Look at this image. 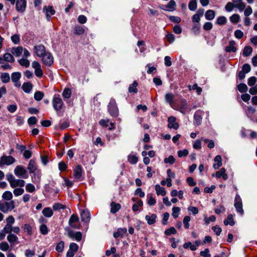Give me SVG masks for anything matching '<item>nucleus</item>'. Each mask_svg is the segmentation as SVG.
I'll return each instance as SVG.
<instances>
[{"label": "nucleus", "instance_id": "obj_42", "mask_svg": "<svg viewBox=\"0 0 257 257\" xmlns=\"http://www.w3.org/2000/svg\"><path fill=\"white\" fill-rule=\"evenodd\" d=\"M147 203L149 206L154 205L156 203V199L152 196V195H147Z\"/></svg>", "mask_w": 257, "mask_h": 257}, {"label": "nucleus", "instance_id": "obj_13", "mask_svg": "<svg viewBox=\"0 0 257 257\" xmlns=\"http://www.w3.org/2000/svg\"><path fill=\"white\" fill-rule=\"evenodd\" d=\"M79 221V218L76 215L72 214L69 220V225L74 228H79V226L76 223Z\"/></svg>", "mask_w": 257, "mask_h": 257}, {"label": "nucleus", "instance_id": "obj_35", "mask_svg": "<svg viewBox=\"0 0 257 257\" xmlns=\"http://www.w3.org/2000/svg\"><path fill=\"white\" fill-rule=\"evenodd\" d=\"M42 213L46 217H50L53 214L52 209L50 207H46L42 211Z\"/></svg>", "mask_w": 257, "mask_h": 257}, {"label": "nucleus", "instance_id": "obj_61", "mask_svg": "<svg viewBox=\"0 0 257 257\" xmlns=\"http://www.w3.org/2000/svg\"><path fill=\"white\" fill-rule=\"evenodd\" d=\"M40 231L42 234L45 235L48 232V229L46 225L42 224L40 227Z\"/></svg>", "mask_w": 257, "mask_h": 257}, {"label": "nucleus", "instance_id": "obj_36", "mask_svg": "<svg viewBox=\"0 0 257 257\" xmlns=\"http://www.w3.org/2000/svg\"><path fill=\"white\" fill-rule=\"evenodd\" d=\"M3 59L5 61L10 62L14 63L15 62V58L10 53H5L3 56Z\"/></svg>", "mask_w": 257, "mask_h": 257}, {"label": "nucleus", "instance_id": "obj_21", "mask_svg": "<svg viewBox=\"0 0 257 257\" xmlns=\"http://www.w3.org/2000/svg\"><path fill=\"white\" fill-rule=\"evenodd\" d=\"M33 176H32V180L33 182L35 184H38L40 183V178L41 177V173L39 171H35L34 173H32Z\"/></svg>", "mask_w": 257, "mask_h": 257}, {"label": "nucleus", "instance_id": "obj_38", "mask_svg": "<svg viewBox=\"0 0 257 257\" xmlns=\"http://www.w3.org/2000/svg\"><path fill=\"white\" fill-rule=\"evenodd\" d=\"M252 52V49L250 46H245L243 50L242 54L244 57L249 56Z\"/></svg>", "mask_w": 257, "mask_h": 257}, {"label": "nucleus", "instance_id": "obj_25", "mask_svg": "<svg viewBox=\"0 0 257 257\" xmlns=\"http://www.w3.org/2000/svg\"><path fill=\"white\" fill-rule=\"evenodd\" d=\"M23 48L21 46H19L15 48H13L11 50V53L16 57L20 56L23 53Z\"/></svg>", "mask_w": 257, "mask_h": 257}, {"label": "nucleus", "instance_id": "obj_29", "mask_svg": "<svg viewBox=\"0 0 257 257\" xmlns=\"http://www.w3.org/2000/svg\"><path fill=\"white\" fill-rule=\"evenodd\" d=\"M85 30L83 26L77 25L75 27L74 33L77 35H81L84 34Z\"/></svg>", "mask_w": 257, "mask_h": 257}, {"label": "nucleus", "instance_id": "obj_41", "mask_svg": "<svg viewBox=\"0 0 257 257\" xmlns=\"http://www.w3.org/2000/svg\"><path fill=\"white\" fill-rule=\"evenodd\" d=\"M194 122L196 125H199L201 124V121H202V117L197 112H196L194 114Z\"/></svg>", "mask_w": 257, "mask_h": 257}, {"label": "nucleus", "instance_id": "obj_6", "mask_svg": "<svg viewBox=\"0 0 257 257\" xmlns=\"http://www.w3.org/2000/svg\"><path fill=\"white\" fill-rule=\"evenodd\" d=\"M15 161V159L11 156H3L0 158V167L3 165H12Z\"/></svg>", "mask_w": 257, "mask_h": 257}, {"label": "nucleus", "instance_id": "obj_11", "mask_svg": "<svg viewBox=\"0 0 257 257\" xmlns=\"http://www.w3.org/2000/svg\"><path fill=\"white\" fill-rule=\"evenodd\" d=\"M26 8V0H17L16 9L19 13L25 12Z\"/></svg>", "mask_w": 257, "mask_h": 257}, {"label": "nucleus", "instance_id": "obj_54", "mask_svg": "<svg viewBox=\"0 0 257 257\" xmlns=\"http://www.w3.org/2000/svg\"><path fill=\"white\" fill-rule=\"evenodd\" d=\"M190 220H191V218L189 216H185L184 217L183 222V223L184 225V227L186 229H188L189 227V226H190L189 222H190Z\"/></svg>", "mask_w": 257, "mask_h": 257}, {"label": "nucleus", "instance_id": "obj_56", "mask_svg": "<svg viewBox=\"0 0 257 257\" xmlns=\"http://www.w3.org/2000/svg\"><path fill=\"white\" fill-rule=\"evenodd\" d=\"M24 230L25 232H27L29 235H32V226L28 224H25L24 226Z\"/></svg>", "mask_w": 257, "mask_h": 257}, {"label": "nucleus", "instance_id": "obj_34", "mask_svg": "<svg viewBox=\"0 0 257 257\" xmlns=\"http://www.w3.org/2000/svg\"><path fill=\"white\" fill-rule=\"evenodd\" d=\"M214 161L217 163L213 165V167L215 169H217L222 165L221 157L219 155L216 156L214 158Z\"/></svg>", "mask_w": 257, "mask_h": 257}, {"label": "nucleus", "instance_id": "obj_18", "mask_svg": "<svg viewBox=\"0 0 257 257\" xmlns=\"http://www.w3.org/2000/svg\"><path fill=\"white\" fill-rule=\"evenodd\" d=\"M7 239L12 245L18 242V237L14 233L8 234Z\"/></svg>", "mask_w": 257, "mask_h": 257}, {"label": "nucleus", "instance_id": "obj_14", "mask_svg": "<svg viewBox=\"0 0 257 257\" xmlns=\"http://www.w3.org/2000/svg\"><path fill=\"white\" fill-rule=\"evenodd\" d=\"M43 11L45 12L46 19L48 21H50L51 16L55 13V11L52 6L45 7L43 8Z\"/></svg>", "mask_w": 257, "mask_h": 257}, {"label": "nucleus", "instance_id": "obj_39", "mask_svg": "<svg viewBox=\"0 0 257 257\" xmlns=\"http://www.w3.org/2000/svg\"><path fill=\"white\" fill-rule=\"evenodd\" d=\"M128 161L132 164H136L138 161V157L134 155L130 154L127 157Z\"/></svg>", "mask_w": 257, "mask_h": 257}, {"label": "nucleus", "instance_id": "obj_51", "mask_svg": "<svg viewBox=\"0 0 257 257\" xmlns=\"http://www.w3.org/2000/svg\"><path fill=\"white\" fill-rule=\"evenodd\" d=\"M183 247L184 248H188L189 247L190 249L193 251H194L197 249L196 245L192 244L191 242H188L184 243Z\"/></svg>", "mask_w": 257, "mask_h": 257}, {"label": "nucleus", "instance_id": "obj_50", "mask_svg": "<svg viewBox=\"0 0 257 257\" xmlns=\"http://www.w3.org/2000/svg\"><path fill=\"white\" fill-rule=\"evenodd\" d=\"M71 95V91L69 88H65L62 93V96L65 98H69Z\"/></svg>", "mask_w": 257, "mask_h": 257}, {"label": "nucleus", "instance_id": "obj_1", "mask_svg": "<svg viewBox=\"0 0 257 257\" xmlns=\"http://www.w3.org/2000/svg\"><path fill=\"white\" fill-rule=\"evenodd\" d=\"M52 105L56 111H59L62 108L63 102L59 94H56L54 95L52 100Z\"/></svg>", "mask_w": 257, "mask_h": 257}, {"label": "nucleus", "instance_id": "obj_27", "mask_svg": "<svg viewBox=\"0 0 257 257\" xmlns=\"http://www.w3.org/2000/svg\"><path fill=\"white\" fill-rule=\"evenodd\" d=\"M215 16V13L214 11L209 10L207 11L205 14V19L207 20H212L214 19Z\"/></svg>", "mask_w": 257, "mask_h": 257}, {"label": "nucleus", "instance_id": "obj_60", "mask_svg": "<svg viewBox=\"0 0 257 257\" xmlns=\"http://www.w3.org/2000/svg\"><path fill=\"white\" fill-rule=\"evenodd\" d=\"M26 190L27 192L33 193L35 191V187L33 184L29 183L26 186Z\"/></svg>", "mask_w": 257, "mask_h": 257}, {"label": "nucleus", "instance_id": "obj_9", "mask_svg": "<svg viewBox=\"0 0 257 257\" xmlns=\"http://www.w3.org/2000/svg\"><path fill=\"white\" fill-rule=\"evenodd\" d=\"M35 53L38 57H43V56L46 53V49L43 45L40 44L34 46V48Z\"/></svg>", "mask_w": 257, "mask_h": 257}, {"label": "nucleus", "instance_id": "obj_10", "mask_svg": "<svg viewBox=\"0 0 257 257\" xmlns=\"http://www.w3.org/2000/svg\"><path fill=\"white\" fill-rule=\"evenodd\" d=\"M26 170L22 166H17L14 170V173L17 176H22L25 179L28 177L27 175H26Z\"/></svg>", "mask_w": 257, "mask_h": 257}, {"label": "nucleus", "instance_id": "obj_57", "mask_svg": "<svg viewBox=\"0 0 257 257\" xmlns=\"http://www.w3.org/2000/svg\"><path fill=\"white\" fill-rule=\"evenodd\" d=\"M15 222V218L12 216H9L6 219V224L13 226Z\"/></svg>", "mask_w": 257, "mask_h": 257}, {"label": "nucleus", "instance_id": "obj_7", "mask_svg": "<svg viewBox=\"0 0 257 257\" xmlns=\"http://www.w3.org/2000/svg\"><path fill=\"white\" fill-rule=\"evenodd\" d=\"M42 61L47 66H51L54 62L53 57L49 52H46L42 57Z\"/></svg>", "mask_w": 257, "mask_h": 257}, {"label": "nucleus", "instance_id": "obj_52", "mask_svg": "<svg viewBox=\"0 0 257 257\" xmlns=\"http://www.w3.org/2000/svg\"><path fill=\"white\" fill-rule=\"evenodd\" d=\"M227 22L226 18L224 16L218 17L216 21V23L219 25H222L226 24Z\"/></svg>", "mask_w": 257, "mask_h": 257}, {"label": "nucleus", "instance_id": "obj_17", "mask_svg": "<svg viewBox=\"0 0 257 257\" xmlns=\"http://www.w3.org/2000/svg\"><path fill=\"white\" fill-rule=\"evenodd\" d=\"M81 218L83 221L85 222H88L90 219V214L88 210H84L81 213Z\"/></svg>", "mask_w": 257, "mask_h": 257}, {"label": "nucleus", "instance_id": "obj_40", "mask_svg": "<svg viewBox=\"0 0 257 257\" xmlns=\"http://www.w3.org/2000/svg\"><path fill=\"white\" fill-rule=\"evenodd\" d=\"M2 198L6 200L10 201L11 200V199L13 198V194L11 192L9 191H5L3 195Z\"/></svg>", "mask_w": 257, "mask_h": 257}, {"label": "nucleus", "instance_id": "obj_32", "mask_svg": "<svg viewBox=\"0 0 257 257\" xmlns=\"http://www.w3.org/2000/svg\"><path fill=\"white\" fill-rule=\"evenodd\" d=\"M155 190L158 195H161L162 196H165L166 194L165 188L161 187L159 185H156L155 186Z\"/></svg>", "mask_w": 257, "mask_h": 257}, {"label": "nucleus", "instance_id": "obj_23", "mask_svg": "<svg viewBox=\"0 0 257 257\" xmlns=\"http://www.w3.org/2000/svg\"><path fill=\"white\" fill-rule=\"evenodd\" d=\"M110 212L114 214L120 209L121 205L119 203L112 202L110 203Z\"/></svg>", "mask_w": 257, "mask_h": 257}, {"label": "nucleus", "instance_id": "obj_3", "mask_svg": "<svg viewBox=\"0 0 257 257\" xmlns=\"http://www.w3.org/2000/svg\"><path fill=\"white\" fill-rule=\"evenodd\" d=\"M108 111L111 116H116L118 114V110L115 100L111 98L108 105Z\"/></svg>", "mask_w": 257, "mask_h": 257}, {"label": "nucleus", "instance_id": "obj_4", "mask_svg": "<svg viewBox=\"0 0 257 257\" xmlns=\"http://www.w3.org/2000/svg\"><path fill=\"white\" fill-rule=\"evenodd\" d=\"M191 110L186 100L184 99L181 100L178 108V110L183 114L188 113Z\"/></svg>", "mask_w": 257, "mask_h": 257}, {"label": "nucleus", "instance_id": "obj_47", "mask_svg": "<svg viewBox=\"0 0 257 257\" xmlns=\"http://www.w3.org/2000/svg\"><path fill=\"white\" fill-rule=\"evenodd\" d=\"M237 89L240 92L243 93L247 91V87L244 83H240L237 85Z\"/></svg>", "mask_w": 257, "mask_h": 257}, {"label": "nucleus", "instance_id": "obj_63", "mask_svg": "<svg viewBox=\"0 0 257 257\" xmlns=\"http://www.w3.org/2000/svg\"><path fill=\"white\" fill-rule=\"evenodd\" d=\"M64 247V243L63 241H60L58 243L56 247V250L59 252H62Z\"/></svg>", "mask_w": 257, "mask_h": 257}, {"label": "nucleus", "instance_id": "obj_12", "mask_svg": "<svg viewBox=\"0 0 257 257\" xmlns=\"http://www.w3.org/2000/svg\"><path fill=\"white\" fill-rule=\"evenodd\" d=\"M168 126L170 128H173L175 130L178 129L179 125L176 122V118L173 116H170L168 119Z\"/></svg>", "mask_w": 257, "mask_h": 257}, {"label": "nucleus", "instance_id": "obj_58", "mask_svg": "<svg viewBox=\"0 0 257 257\" xmlns=\"http://www.w3.org/2000/svg\"><path fill=\"white\" fill-rule=\"evenodd\" d=\"M202 138L200 140H196L193 145V148L196 150H199L201 148V141Z\"/></svg>", "mask_w": 257, "mask_h": 257}, {"label": "nucleus", "instance_id": "obj_37", "mask_svg": "<svg viewBox=\"0 0 257 257\" xmlns=\"http://www.w3.org/2000/svg\"><path fill=\"white\" fill-rule=\"evenodd\" d=\"M138 84L136 81H134L128 87V92L130 93L133 92L134 93H136L138 92V89L137 87L138 86Z\"/></svg>", "mask_w": 257, "mask_h": 257}, {"label": "nucleus", "instance_id": "obj_28", "mask_svg": "<svg viewBox=\"0 0 257 257\" xmlns=\"http://www.w3.org/2000/svg\"><path fill=\"white\" fill-rule=\"evenodd\" d=\"M127 232V229L125 228H118L116 232L113 233V236L115 238H117L119 236H122Z\"/></svg>", "mask_w": 257, "mask_h": 257}, {"label": "nucleus", "instance_id": "obj_48", "mask_svg": "<svg viewBox=\"0 0 257 257\" xmlns=\"http://www.w3.org/2000/svg\"><path fill=\"white\" fill-rule=\"evenodd\" d=\"M44 95V94L43 92L37 91L34 94V98L37 101H40L42 99Z\"/></svg>", "mask_w": 257, "mask_h": 257}, {"label": "nucleus", "instance_id": "obj_15", "mask_svg": "<svg viewBox=\"0 0 257 257\" xmlns=\"http://www.w3.org/2000/svg\"><path fill=\"white\" fill-rule=\"evenodd\" d=\"M176 4L174 0H171L169 3L165 6H163L161 8L166 11L172 12L175 10Z\"/></svg>", "mask_w": 257, "mask_h": 257}, {"label": "nucleus", "instance_id": "obj_24", "mask_svg": "<svg viewBox=\"0 0 257 257\" xmlns=\"http://www.w3.org/2000/svg\"><path fill=\"white\" fill-rule=\"evenodd\" d=\"M175 96L172 93H168L165 94V99L166 101L169 103V104L172 106L174 100Z\"/></svg>", "mask_w": 257, "mask_h": 257}, {"label": "nucleus", "instance_id": "obj_59", "mask_svg": "<svg viewBox=\"0 0 257 257\" xmlns=\"http://www.w3.org/2000/svg\"><path fill=\"white\" fill-rule=\"evenodd\" d=\"M13 226L6 224L3 230L7 234H10L12 233Z\"/></svg>", "mask_w": 257, "mask_h": 257}, {"label": "nucleus", "instance_id": "obj_19", "mask_svg": "<svg viewBox=\"0 0 257 257\" xmlns=\"http://www.w3.org/2000/svg\"><path fill=\"white\" fill-rule=\"evenodd\" d=\"M235 42L234 41H231L229 42V45L225 47V51L227 52H235L237 48L235 47Z\"/></svg>", "mask_w": 257, "mask_h": 257}, {"label": "nucleus", "instance_id": "obj_8", "mask_svg": "<svg viewBox=\"0 0 257 257\" xmlns=\"http://www.w3.org/2000/svg\"><path fill=\"white\" fill-rule=\"evenodd\" d=\"M21 77V74L19 72H13L11 75L12 82L14 83V85L16 87H20L21 85L19 80Z\"/></svg>", "mask_w": 257, "mask_h": 257}, {"label": "nucleus", "instance_id": "obj_46", "mask_svg": "<svg viewBox=\"0 0 257 257\" xmlns=\"http://www.w3.org/2000/svg\"><path fill=\"white\" fill-rule=\"evenodd\" d=\"M181 209L179 207H174L172 208V215L174 218H177L179 216V213Z\"/></svg>", "mask_w": 257, "mask_h": 257}, {"label": "nucleus", "instance_id": "obj_30", "mask_svg": "<svg viewBox=\"0 0 257 257\" xmlns=\"http://www.w3.org/2000/svg\"><path fill=\"white\" fill-rule=\"evenodd\" d=\"M33 87L32 84L30 82L24 83L22 85V89L24 92L29 93L31 91Z\"/></svg>", "mask_w": 257, "mask_h": 257}, {"label": "nucleus", "instance_id": "obj_53", "mask_svg": "<svg viewBox=\"0 0 257 257\" xmlns=\"http://www.w3.org/2000/svg\"><path fill=\"white\" fill-rule=\"evenodd\" d=\"M240 17L238 14H233L230 17V21L234 24L238 23L239 21Z\"/></svg>", "mask_w": 257, "mask_h": 257}, {"label": "nucleus", "instance_id": "obj_2", "mask_svg": "<svg viewBox=\"0 0 257 257\" xmlns=\"http://www.w3.org/2000/svg\"><path fill=\"white\" fill-rule=\"evenodd\" d=\"M15 207V201L14 200H11L10 202H0V210L4 213L8 212L9 210L14 209Z\"/></svg>", "mask_w": 257, "mask_h": 257}, {"label": "nucleus", "instance_id": "obj_33", "mask_svg": "<svg viewBox=\"0 0 257 257\" xmlns=\"http://www.w3.org/2000/svg\"><path fill=\"white\" fill-rule=\"evenodd\" d=\"M224 223L225 225H230L233 226L235 224L233 215L232 214H229L226 219L224 220Z\"/></svg>", "mask_w": 257, "mask_h": 257}, {"label": "nucleus", "instance_id": "obj_16", "mask_svg": "<svg viewBox=\"0 0 257 257\" xmlns=\"http://www.w3.org/2000/svg\"><path fill=\"white\" fill-rule=\"evenodd\" d=\"M82 172V168L81 165H77L74 169V177L75 179L79 180L81 177Z\"/></svg>", "mask_w": 257, "mask_h": 257}, {"label": "nucleus", "instance_id": "obj_45", "mask_svg": "<svg viewBox=\"0 0 257 257\" xmlns=\"http://www.w3.org/2000/svg\"><path fill=\"white\" fill-rule=\"evenodd\" d=\"M19 63L21 66L26 68H28L30 66V62L27 59L22 58L19 60Z\"/></svg>", "mask_w": 257, "mask_h": 257}, {"label": "nucleus", "instance_id": "obj_44", "mask_svg": "<svg viewBox=\"0 0 257 257\" xmlns=\"http://www.w3.org/2000/svg\"><path fill=\"white\" fill-rule=\"evenodd\" d=\"M189 9L190 11H194L197 9V1L196 0H191L188 5Z\"/></svg>", "mask_w": 257, "mask_h": 257}, {"label": "nucleus", "instance_id": "obj_22", "mask_svg": "<svg viewBox=\"0 0 257 257\" xmlns=\"http://www.w3.org/2000/svg\"><path fill=\"white\" fill-rule=\"evenodd\" d=\"M25 182L23 180L15 179L11 186L12 188H15L16 187H22L25 186Z\"/></svg>", "mask_w": 257, "mask_h": 257}, {"label": "nucleus", "instance_id": "obj_26", "mask_svg": "<svg viewBox=\"0 0 257 257\" xmlns=\"http://www.w3.org/2000/svg\"><path fill=\"white\" fill-rule=\"evenodd\" d=\"M28 169L30 173H34L37 170V166L35 161L33 160H31L28 167Z\"/></svg>", "mask_w": 257, "mask_h": 257}, {"label": "nucleus", "instance_id": "obj_20", "mask_svg": "<svg viewBox=\"0 0 257 257\" xmlns=\"http://www.w3.org/2000/svg\"><path fill=\"white\" fill-rule=\"evenodd\" d=\"M157 215L155 214H152L151 215H146L145 219L149 225L154 224L156 222Z\"/></svg>", "mask_w": 257, "mask_h": 257}, {"label": "nucleus", "instance_id": "obj_5", "mask_svg": "<svg viewBox=\"0 0 257 257\" xmlns=\"http://www.w3.org/2000/svg\"><path fill=\"white\" fill-rule=\"evenodd\" d=\"M234 207L237 212L241 215H243L244 213L242 208V203L241 199L238 194H236L234 199Z\"/></svg>", "mask_w": 257, "mask_h": 257}, {"label": "nucleus", "instance_id": "obj_62", "mask_svg": "<svg viewBox=\"0 0 257 257\" xmlns=\"http://www.w3.org/2000/svg\"><path fill=\"white\" fill-rule=\"evenodd\" d=\"M177 231L174 227H172L169 229H167L165 231V234L167 235H170L172 234H176Z\"/></svg>", "mask_w": 257, "mask_h": 257}, {"label": "nucleus", "instance_id": "obj_55", "mask_svg": "<svg viewBox=\"0 0 257 257\" xmlns=\"http://www.w3.org/2000/svg\"><path fill=\"white\" fill-rule=\"evenodd\" d=\"M9 248V245L8 242L6 241L2 242L0 243V249L2 251H7Z\"/></svg>", "mask_w": 257, "mask_h": 257}, {"label": "nucleus", "instance_id": "obj_49", "mask_svg": "<svg viewBox=\"0 0 257 257\" xmlns=\"http://www.w3.org/2000/svg\"><path fill=\"white\" fill-rule=\"evenodd\" d=\"M65 208L66 206L65 205L59 203H55L53 205L54 210H60L61 209H64Z\"/></svg>", "mask_w": 257, "mask_h": 257}, {"label": "nucleus", "instance_id": "obj_31", "mask_svg": "<svg viewBox=\"0 0 257 257\" xmlns=\"http://www.w3.org/2000/svg\"><path fill=\"white\" fill-rule=\"evenodd\" d=\"M1 80L3 83H7L10 81V77L8 73H2L0 76Z\"/></svg>", "mask_w": 257, "mask_h": 257}, {"label": "nucleus", "instance_id": "obj_43", "mask_svg": "<svg viewBox=\"0 0 257 257\" xmlns=\"http://www.w3.org/2000/svg\"><path fill=\"white\" fill-rule=\"evenodd\" d=\"M200 24H194L192 31L194 35H198L200 33Z\"/></svg>", "mask_w": 257, "mask_h": 257}, {"label": "nucleus", "instance_id": "obj_64", "mask_svg": "<svg viewBox=\"0 0 257 257\" xmlns=\"http://www.w3.org/2000/svg\"><path fill=\"white\" fill-rule=\"evenodd\" d=\"M12 41L15 44H18L20 41V36L17 34L13 35L11 37Z\"/></svg>", "mask_w": 257, "mask_h": 257}]
</instances>
